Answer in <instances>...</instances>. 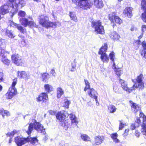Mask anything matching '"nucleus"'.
Wrapping results in <instances>:
<instances>
[{"instance_id": "3c124183", "label": "nucleus", "mask_w": 146, "mask_h": 146, "mask_svg": "<svg viewBox=\"0 0 146 146\" xmlns=\"http://www.w3.org/2000/svg\"><path fill=\"white\" fill-rule=\"evenodd\" d=\"M126 123H123L122 121H120V124L119 127V129H122L123 127V126L124 125H126Z\"/></svg>"}, {"instance_id": "13d9d810", "label": "nucleus", "mask_w": 146, "mask_h": 146, "mask_svg": "<svg viewBox=\"0 0 146 146\" xmlns=\"http://www.w3.org/2000/svg\"><path fill=\"white\" fill-rule=\"evenodd\" d=\"M3 73L0 69V82H1L3 81Z\"/></svg>"}, {"instance_id": "49530a36", "label": "nucleus", "mask_w": 146, "mask_h": 146, "mask_svg": "<svg viewBox=\"0 0 146 146\" xmlns=\"http://www.w3.org/2000/svg\"><path fill=\"white\" fill-rule=\"evenodd\" d=\"M71 122L72 125H74L76 126L77 125L78 123V121L77 120V118H76L74 120H72V121H71Z\"/></svg>"}, {"instance_id": "6e6d98bb", "label": "nucleus", "mask_w": 146, "mask_h": 146, "mask_svg": "<svg viewBox=\"0 0 146 146\" xmlns=\"http://www.w3.org/2000/svg\"><path fill=\"white\" fill-rule=\"evenodd\" d=\"M135 123H137L138 124V126L139 127L141 125V122L140 118L139 117H137L136 120L135 121Z\"/></svg>"}, {"instance_id": "8fccbe9b", "label": "nucleus", "mask_w": 146, "mask_h": 146, "mask_svg": "<svg viewBox=\"0 0 146 146\" xmlns=\"http://www.w3.org/2000/svg\"><path fill=\"white\" fill-rule=\"evenodd\" d=\"M26 13L25 12L22 11H19V16L23 17H25L26 15Z\"/></svg>"}, {"instance_id": "7ed1b4c3", "label": "nucleus", "mask_w": 146, "mask_h": 146, "mask_svg": "<svg viewBox=\"0 0 146 146\" xmlns=\"http://www.w3.org/2000/svg\"><path fill=\"white\" fill-rule=\"evenodd\" d=\"M91 26L94 29L95 32L96 33L102 34L104 33L103 27L102 25L101 22L100 21H92Z\"/></svg>"}, {"instance_id": "f3484780", "label": "nucleus", "mask_w": 146, "mask_h": 146, "mask_svg": "<svg viewBox=\"0 0 146 146\" xmlns=\"http://www.w3.org/2000/svg\"><path fill=\"white\" fill-rule=\"evenodd\" d=\"M94 5L98 8L103 7L104 4L102 0H93Z\"/></svg>"}, {"instance_id": "5701e85b", "label": "nucleus", "mask_w": 146, "mask_h": 146, "mask_svg": "<svg viewBox=\"0 0 146 146\" xmlns=\"http://www.w3.org/2000/svg\"><path fill=\"white\" fill-rule=\"evenodd\" d=\"M27 142H28V137L21 138L19 139V146H21Z\"/></svg>"}, {"instance_id": "79ce46f5", "label": "nucleus", "mask_w": 146, "mask_h": 146, "mask_svg": "<svg viewBox=\"0 0 146 146\" xmlns=\"http://www.w3.org/2000/svg\"><path fill=\"white\" fill-rule=\"evenodd\" d=\"M6 33L7 35L10 38H13L14 37L11 31L7 30L6 31Z\"/></svg>"}, {"instance_id": "0e129e2a", "label": "nucleus", "mask_w": 146, "mask_h": 146, "mask_svg": "<svg viewBox=\"0 0 146 146\" xmlns=\"http://www.w3.org/2000/svg\"><path fill=\"white\" fill-rule=\"evenodd\" d=\"M4 40L0 38V46H1L4 43Z\"/></svg>"}, {"instance_id": "864d4df0", "label": "nucleus", "mask_w": 146, "mask_h": 146, "mask_svg": "<svg viewBox=\"0 0 146 146\" xmlns=\"http://www.w3.org/2000/svg\"><path fill=\"white\" fill-rule=\"evenodd\" d=\"M114 52H111L110 54V58L111 60L112 61H113L114 60Z\"/></svg>"}, {"instance_id": "412c9836", "label": "nucleus", "mask_w": 146, "mask_h": 146, "mask_svg": "<svg viewBox=\"0 0 146 146\" xmlns=\"http://www.w3.org/2000/svg\"><path fill=\"white\" fill-rule=\"evenodd\" d=\"M28 21L27 19L24 18H20V23L21 25L25 27L27 26Z\"/></svg>"}, {"instance_id": "f03ea898", "label": "nucleus", "mask_w": 146, "mask_h": 146, "mask_svg": "<svg viewBox=\"0 0 146 146\" xmlns=\"http://www.w3.org/2000/svg\"><path fill=\"white\" fill-rule=\"evenodd\" d=\"M32 122L33 123H31L29 124L28 130L26 131L28 135L30 134L31 133L33 127L38 132L44 133L45 129L43 128L42 125L39 123L36 122L35 120H33Z\"/></svg>"}, {"instance_id": "ddd939ff", "label": "nucleus", "mask_w": 146, "mask_h": 146, "mask_svg": "<svg viewBox=\"0 0 146 146\" xmlns=\"http://www.w3.org/2000/svg\"><path fill=\"white\" fill-rule=\"evenodd\" d=\"M9 7L7 5H4L0 8V19L1 18V14L5 15L8 13Z\"/></svg>"}, {"instance_id": "de8ad7c7", "label": "nucleus", "mask_w": 146, "mask_h": 146, "mask_svg": "<svg viewBox=\"0 0 146 146\" xmlns=\"http://www.w3.org/2000/svg\"><path fill=\"white\" fill-rule=\"evenodd\" d=\"M115 72L116 74L118 76H120L123 73L122 71L119 69H117Z\"/></svg>"}, {"instance_id": "603ef678", "label": "nucleus", "mask_w": 146, "mask_h": 146, "mask_svg": "<svg viewBox=\"0 0 146 146\" xmlns=\"http://www.w3.org/2000/svg\"><path fill=\"white\" fill-rule=\"evenodd\" d=\"M19 30L22 33H24L26 32V29L21 26H19Z\"/></svg>"}, {"instance_id": "5fc2aeb1", "label": "nucleus", "mask_w": 146, "mask_h": 146, "mask_svg": "<svg viewBox=\"0 0 146 146\" xmlns=\"http://www.w3.org/2000/svg\"><path fill=\"white\" fill-rule=\"evenodd\" d=\"M141 55L146 58V49H143L141 52Z\"/></svg>"}, {"instance_id": "4be33fe9", "label": "nucleus", "mask_w": 146, "mask_h": 146, "mask_svg": "<svg viewBox=\"0 0 146 146\" xmlns=\"http://www.w3.org/2000/svg\"><path fill=\"white\" fill-rule=\"evenodd\" d=\"M118 136V135L116 133H112L111 135V137L113 139V141L116 143L119 142V140L117 139Z\"/></svg>"}, {"instance_id": "680f3d73", "label": "nucleus", "mask_w": 146, "mask_h": 146, "mask_svg": "<svg viewBox=\"0 0 146 146\" xmlns=\"http://www.w3.org/2000/svg\"><path fill=\"white\" fill-rule=\"evenodd\" d=\"M118 87L117 86H114L113 87V90L115 92H118Z\"/></svg>"}, {"instance_id": "9b49d317", "label": "nucleus", "mask_w": 146, "mask_h": 146, "mask_svg": "<svg viewBox=\"0 0 146 146\" xmlns=\"http://www.w3.org/2000/svg\"><path fill=\"white\" fill-rule=\"evenodd\" d=\"M48 99L47 93H43L40 94L36 98V101L38 102L42 101L45 102L48 100Z\"/></svg>"}, {"instance_id": "c756f323", "label": "nucleus", "mask_w": 146, "mask_h": 146, "mask_svg": "<svg viewBox=\"0 0 146 146\" xmlns=\"http://www.w3.org/2000/svg\"><path fill=\"white\" fill-rule=\"evenodd\" d=\"M44 88L46 91L49 92L52 91L53 89L52 86L49 84H46L44 85Z\"/></svg>"}, {"instance_id": "c03bdc74", "label": "nucleus", "mask_w": 146, "mask_h": 146, "mask_svg": "<svg viewBox=\"0 0 146 146\" xmlns=\"http://www.w3.org/2000/svg\"><path fill=\"white\" fill-rule=\"evenodd\" d=\"M26 4L25 0H19V6L20 5L21 8L24 7Z\"/></svg>"}, {"instance_id": "69168bd1", "label": "nucleus", "mask_w": 146, "mask_h": 146, "mask_svg": "<svg viewBox=\"0 0 146 146\" xmlns=\"http://www.w3.org/2000/svg\"><path fill=\"white\" fill-rule=\"evenodd\" d=\"M15 141L16 143L17 146H18V137H17L15 138Z\"/></svg>"}, {"instance_id": "4c0bfd02", "label": "nucleus", "mask_w": 146, "mask_h": 146, "mask_svg": "<svg viewBox=\"0 0 146 146\" xmlns=\"http://www.w3.org/2000/svg\"><path fill=\"white\" fill-rule=\"evenodd\" d=\"M81 138L82 139L85 141H90V137L86 134H82L81 135Z\"/></svg>"}, {"instance_id": "2eb2a0df", "label": "nucleus", "mask_w": 146, "mask_h": 146, "mask_svg": "<svg viewBox=\"0 0 146 146\" xmlns=\"http://www.w3.org/2000/svg\"><path fill=\"white\" fill-rule=\"evenodd\" d=\"M133 8L130 7H126L123 11V14L125 16L131 17L132 16Z\"/></svg>"}, {"instance_id": "a19ab883", "label": "nucleus", "mask_w": 146, "mask_h": 146, "mask_svg": "<svg viewBox=\"0 0 146 146\" xmlns=\"http://www.w3.org/2000/svg\"><path fill=\"white\" fill-rule=\"evenodd\" d=\"M64 101V104L63 106L66 108H68L70 104V102L67 99H65Z\"/></svg>"}, {"instance_id": "393cba45", "label": "nucleus", "mask_w": 146, "mask_h": 146, "mask_svg": "<svg viewBox=\"0 0 146 146\" xmlns=\"http://www.w3.org/2000/svg\"><path fill=\"white\" fill-rule=\"evenodd\" d=\"M28 142H30L33 145H34L38 142V140L36 137L32 138L29 136L28 137Z\"/></svg>"}, {"instance_id": "423d86ee", "label": "nucleus", "mask_w": 146, "mask_h": 146, "mask_svg": "<svg viewBox=\"0 0 146 146\" xmlns=\"http://www.w3.org/2000/svg\"><path fill=\"white\" fill-rule=\"evenodd\" d=\"M56 118L58 121L60 122L61 125L66 129L67 128V127L65 121V115L63 112H58L56 115Z\"/></svg>"}, {"instance_id": "6e6552de", "label": "nucleus", "mask_w": 146, "mask_h": 146, "mask_svg": "<svg viewBox=\"0 0 146 146\" xmlns=\"http://www.w3.org/2000/svg\"><path fill=\"white\" fill-rule=\"evenodd\" d=\"M109 19L111 22H114L119 24L122 23V20L118 16H116L114 13H113L109 15Z\"/></svg>"}, {"instance_id": "9d476101", "label": "nucleus", "mask_w": 146, "mask_h": 146, "mask_svg": "<svg viewBox=\"0 0 146 146\" xmlns=\"http://www.w3.org/2000/svg\"><path fill=\"white\" fill-rule=\"evenodd\" d=\"M94 141L92 144L93 146H97L101 145L105 140L104 137L103 136H96L94 137Z\"/></svg>"}, {"instance_id": "e2e57ef3", "label": "nucleus", "mask_w": 146, "mask_h": 146, "mask_svg": "<svg viewBox=\"0 0 146 146\" xmlns=\"http://www.w3.org/2000/svg\"><path fill=\"white\" fill-rule=\"evenodd\" d=\"M142 46L143 48V49H146V42L144 41L142 43Z\"/></svg>"}, {"instance_id": "473e14b6", "label": "nucleus", "mask_w": 146, "mask_h": 146, "mask_svg": "<svg viewBox=\"0 0 146 146\" xmlns=\"http://www.w3.org/2000/svg\"><path fill=\"white\" fill-rule=\"evenodd\" d=\"M108 110L110 113H113L116 111V108L114 106L111 105L108 106Z\"/></svg>"}, {"instance_id": "052dcab7", "label": "nucleus", "mask_w": 146, "mask_h": 146, "mask_svg": "<svg viewBox=\"0 0 146 146\" xmlns=\"http://www.w3.org/2000/svg\"><path fill=\"white\" fill-rule=\"evenodd\" d=\"M146 31V26L143 25L142 26V33H144Z\"/></svg>"}, {"instance_id": "f704fd0d", "label": "nucleus", "mask_w": 146, "mask_h": 146, "mask_svg": "<svg viewBox=\"0 0 146 146\" xmlns=\"http://www.w3.org/2000/svg\"><path fill=\"white\" fill-rule=\"evenodd\" d=\"M57 97L59 98L63 94L64 91L61 88H58L57 89Z\"/></svg>"}, {"instance_id": "cd10ccee", "label": "nucleus", "mask_w": 146, "mask_h": 146, "mask_svg": "<svg viewBox=\"0 0 146 146\" xmlns=\"http://www.w3.org/2000/svg\"><path fill=\"white\" fill-rule=\"evenodd\" d=\"M18 54H14L12 56V59L14 63L18 66Z\"/></svg>"}, {"instance_id": "37998d69", "label": "nucleus", "mask_w": 146, "mask_h": 146, "mask_svg": "<svg viewBox=\"0 0 146 146\" xmlns=\"http://www.w3.org/2000/svg\"><path fill=\"white\" fill-rule=\"evenodd\" d=\"M17 131L16 130H14L13 132H9L7 134V135L8 136H9L10 137H13L15 134H17Z\"/></svg>"}, {"instance_id": "7c9ffc66", "label": "nucleus", "mask_w": 146, "mask_h": 146, "mask_svg": "<svg viewBox=\"0 0 146 146\" xmlns=\"http://www.w3.org/2000/svg\"><path fill=\"white\" fill-rule=\"evenodd\" d=\"M61 26V23L59 22H51L50 27H52L54 28H56L57 27H59Z\"/></svg>"}, {"instance_id": "39448f33", "label": "nucleus", "mask_w": 146, "mask_h": 146, "mask_svg": "<svg viewBox=\"0 0 146 146\" xmlns=\"http://www.w3.org/2000/svg\"><path fill=\"white\" fill-rule=\"evenodd\" d=\"M6 53L9 54V52L0 47V56L2 57L1 62L5 65L9 66L10 64V61L6 57L5 54Z\"/></svg>"}, {"instance_id": "a211bd4d", "label": "nucleus", "mask_w": 146, "mask_h": 146, "mask_svg": "<svg viewBox=\"0 0 146 146\" xmlns=\"http://www.w3.org/2000/svg\"><path fill=\"white\" fill-rule=\"evenodd\" d=\"M9 0L12 3V8L15 9V11H17L18 10V0Z\"/></svg>"}, {"instance_id": "b1692460", "label": "nucleus", "mask_w": 146, "mask_h": 146, "mask_svg": "<svg viewBox=\"0 0 146 146\" xmlns=\"http://www.w3.org/2000/svg\"><path fill=\"white\" fill-rule=\"evenodd\" d=\"M21 40V46L22 47H25L26 46L27 41L25 38L23 36H20Z\"/></svg>"}, {"instance_id": "338daca9", "label": "nucleus", "mask_w": 146, "mask_h": 146, "mask_svg": "<svg viewBox=\"0 0 146 146\" xmlns=\"http://www.w3.org/2000/svg\"><path fill=\"white\" fill-rule=\"evenodd\" d=\"M50 114L52 115H54L55 114V112L53 110H50L49 111Z\"/></svg>"}, {"instance_id": "c85d7f7f", "label": "nucleus", "mask_w": 146, "mask_h": 146, "mask_svg": "<svg viewBox=\"0 0 146 146\" xmlns=\"http://www.w3.org/2000/svg\"><path fill=\"white\" fill-rule=\"evenodd\" d=\"M131 107L132 110L135 113L139 111L140 109V108L135 103H133Z\"/></svg>"}, {"instance_id": "4d7b16f0", "label": "nucleus", "mask_w": 146, "mask_h": 146, "mask_svg": "<svg viewBox=\"0 0 146 146\" xmlns=\"http://www.w3.org/2000/svg\"><path fill=\"white\" fill-rule=\"evenodd\" d=\"M69 115L70 118L71 120V121H72V120H74L77 118L75 115H74L72 114H70Z\"/></svg>"}, {"instance_id": "6ab92c4d", "label": "nucleus", "mask_w": 146, "mask_h": 146, "mask_svg": "<svg viewBox=\"0 0 146 146\" xmlns=\"http://www.w3.org/2000/svg\"><path fill=\"white\" fill-rule=\"evenodd\" d=\"M20 77L25 79H29L30 77L29 72L25 71H22L20 73Z\"/></svg>"}, {"instance_id": "bb28decb", "label": "nucleus", "mask_w": 146, "mask_h": 146, "mask_svg": "<svg viewBox=\"0 0 146 146\" xmlns=\"http://www.w3.org/2000/svg\"><path fill=\"white\" fill-rule=\"evenodd\" d=\"M0 114L2 115L3 118L4 117L5 114L7 116L10 115V113L9 111L4 110L3 109L1 108H0Z\"/></svg>"}, {"instance_id": "20e7f679", "label": "nucleus", "mask_w": 146, "mask_h": 146, "mask_svg": "<svg viewBox=\"0 0 146 146\" xmlns=\"http://www.w3.org/2000/svg\"><path fill=\"white\" fill-rule=\"evenodd\" d=\"M39 23L42 27L46 28L50 27L51 22L49 21L48 17L44 15L39 16L38 18Z\"/></svg>"}, {"instance_id": "1a4fd4ad", "label": "nucleus", "mask_w": 146, "mask_h": 146, "mask_svg": "<svg viewBox=\"0 0 146 146\" xmlns=\"http://www.w3.org/2000/svg\"><path fill=\"white\" fill-rule=\"evenodd\" d=\"M140 117L143 120L141 132L143 135H146V116L143 113L140 112Z\"/></svg>"}, {"instance_id": "f257e3e1", "label": "nucleus", "mask_w": 146, "mask_h": 146, "mask_svg": "<svg viewBox=\"0 0 146 146\" xmlns=\"http://www.w3.org/2000/svg\"><path fill=\"white\" fill-rule=\"evenodd\" d=\"M143 78V75L141 74L137 77V79L135 80H135H132V81L135 83L133 87L131 88L128 87L127 82L123 80L120 79L119 82L123 89L129 92L130 91L135 90V88H139V89H142L144 88V83L142 81Z\"/></svg>"}, {"instance_id": "a18cd8bd", "label": "nucleus", "mask_w": 146, "mask_h": 146, "mask_svg": "<svg viewBox=\"0 0 146 146\" xmlns=\"http://www.w3.org/2000/svg\"><path fill=\"white\" fill-rule=\"evenodd\" d=\"M138 127V124L137 123H134L132 124L131 125L130 128L131 130H133L135 129L136 128Z\"/></svg>"}, {"instance_id": "4468645a", "label": "nucleus", "mask_w": 146, "mask_h": 146, "mask_svg": "<svg viewBox=\"0 0 146 146\" xmlns=\"http://www.w3.org/2000/svg\"><path fill=\"white\" fill-rule=\"evenodd\" d=\"M17 79H14L12 84V86L9 89L8 91L11 93L15 95L17 92V89L15 87V86L17 84Z\"/></svg>"}, {"instance_id": "f8f14e48", "label": "nucleus", "mask_w": 146, "mask_h": 146, "mask_svg": "<svg viewBox=\"0 0 146 146\" xmlns=\"http://www.w3.org/2000/svg\"><path fill=\"white\" fill-rule=\"evenodd\" d=\"M141 8L143 11L144 13L142 14L141 18L142 20L146 23V0H142L141 2Z\"/></svg>"}, {"instance_id": "ea45409f", "label": "nucleus", "mask_w": 146, "mask_h": 146, "mask_svg": "<svg viewBox=\"0 0 146 146\" xmlns=\"http://www.w3.org/2000/svg\"><path fill=\"white\" fill-rule=\"evenodd\" d=\"M70 17L71 19L74 21L76 22L77 21V19L76 15L72 13H70Z\"/></svg>"}, {"instance_id": "2f4dec72", "label": "nucleus", "mask_w": 146, "mask_h": 146, "mask_svg": "<svg viewBox=\"0 0 146 146\" xmlns=\"http://www.w3.org/2000/svg\"><path fill=\"white\" fill-rule=\"evenodd\" d=\"M101 55V59L104 62H107L109 60V58L106 53H104V54Z\"/></svg>"}, {"instance_id": "774afa93", "label": "nucleus", "mask_w": 146, "mask_h": 146, "mask_svg": "<svg viewBox=\"0 0 146 146\" xmlns=\"http://www.w3.org/2000/svg\"><path fill=\"white\" fill-rule=\"evenodd\" d=\"M135 136L137 137H139L140 135V133L138 131H136L135 132Z\"/></svg>"}, {"instance_id": "aec40b11", "label": "nucleus", "mask_w": 146, "mask_h": 146, "mask_svg": "<svg viewBox=\"0 0 146 146\" xmlns=\"http://www.w3.org/2000/svg\"><path fill=\"white\" fill-rule=\"evenodd\" d=\"M110 36L112 39L116 40H118L120 37V36L115 31L111 33L110 35Z\"/></svg>"}, {"instance_id": "72a5a7b5", "label": "nucleus", "mask_w": 146, "mask_h": 146, "mask_svg": "<svg viewBox=\"0 0 146 146\" xmlns=\"http://www.w3.org/2000/svg\"><path fill=\"white\" fill-rule=\"evenodd\" d=\"M14 96V95L13 94L11 93L8 91L4 96L7 99H10L12 98Z\"/></svg>"}, {"instance_id": "58836bf2", "label": "nucleus", "mask_w": 146, "mask_h": 146, "mask_svg": "<svg viewBox=\"0 0 146 146\" xmlns=\"http://www.w3.org/2000/svg\"><path fill=\"white\" fill-rule=\"evenodd\" d=\"M84 81L85 83L86 86L84 88V90L86 92L87 90L90 89V83L88 80H84Z\"/></svg>"}, {"instance_id": "c9c22d12", "label": "nucleus", "mask_w": 146, "mask_h": 146, "mask_svg": "<svg viewBox=\"0 0 146 146\" xmlns=\"http://www.w3.org/2000/svg\"><path fill=\"white\" fill-rule=\"evenodd\" d=\"M27 26L31 28H33L34 27L37 28L38 26L37 25H36L35 23L32 21H28Z\"/></svg>"}, {"instance_id": "0eeeda50", "label": "nucleus", "mask_w": 146, "mask_h": 146, "mask_svg": "<svg viewBox=\"0 0 146 146\" xmlns=\"http://www.w3.org/2000/svg\"><path fill=\"white\" fill-rule=\"evenodd\" d=\"M92 5L89 0H83L78 2V6L80 8L85 9L90 8Z\"/></svg>"}, {"instance_id": "e433bc0d", "label": "nucleus", "mask_w": 146, "mask_h": 146, "mask_svg": "<svg viewBox=\"0 0 146 146\" xmlns=\"http://www.w3.org/2000/svg\"><path fill=\"white\" fill-rule=\"evenodd\" d=\"M49 76V74L47 73H43L42 75V80L43 81L46 82Z\"/></svg>"}, {"instance_id": "dca6fc26", "label": "nucleus", "mask_w": 146, "mask_h": 146, "mask_svg": "<svg viewBox=\"0 0 146 146\" xmlns=\"http://www.w3.org/2000/svg\"><path fill=\"white\" fill-rule=\"evenodd\" d=\"M88 94L92 98L94 99L98 97L97 93L93 88L90 89L88 91Z\"/></svg>"}, {"instance_id": "09e8293b", "label": "nucleus", "mask_w": 146, "mask_h": 146, "mask_svg": "<svg viewBox=\"0 0 146 146\" xmlns=\"http://www.w3.org/2000/svg\"><path fill=\"white\" fill-rule=\"evenodd\" d=\"M10 25L11 27H13L14 28H17L18 29V25L13 21H11L10 22Z\"/></svg>"}, {"instance_id": "bf43d9fd", "label": "nucleus", "mask_w": 146, "mask_h": 146, "mask_svg": "<svg viewBox=\"0 0 146 146\" xmlns=\"http://www.w3.org/2000/svg\"><path fill=\"white\" fill-rule=\"evenodd\" d=\"M50 73L53 76H55L56 72L54 69H51L50 71Z\"/></svg>"}, {"instance_id": "a878e982", "label": "nucleus", "mask_w": 146, "mask_h": 146, "mask_svg": "<svg viewBox=\"0 0 146 146\" xmlns=\"http://www.w3.org/2000/svg\"><path fill=\"white\" fill-rule=\"evenodd\" d=\"M107 49V44H105L104 46H103L100 49L99 52V54H102L105 53Z\"/></svg>"}]
</instances>
